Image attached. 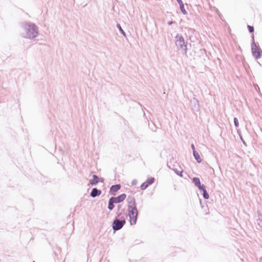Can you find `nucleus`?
I'll list each match as a JSON object with an SVG mask.
<instances>
[{"mask_svg":"<svg viewBox=\"0 0 262 262\" xmlns=\"http://www.w3.org/2000/svg\"><path fill=\"white\" fill-rule=\"evenodd\" d=\"M126 194L122 193L117 197L112 196V199L115 202L116 204H118L122 202L126 198Z\"/></svg>","mask_w":262,"mask_h":262,"instance_id":"obj_7","label":"nucleus"},{"mask_svg":"<svg viewBox=\"0 0 262 262\" xmlns=\"http://www.w3.org/2000/svg\"><path fill=\"white\" fill-rule=\"evenodd\" d=\"M124 211H125V209H123L121 211V212H122L123 213H124Z\"/></svg>","mask_w":262,"mask_h":262,"instance_id":"obj_32","label":"nucleus"},{"mask_svg":"<svg viewBox=\"0 0 262 262\" xmlns=\"http://www.w3.org/2000/svg\"><path fill=\"white\" fill-rule=\"evenodd\" d=\"M148 187V185L145 182H143L140 186L141 190H143L146 189Z\"/></svg>","mask_w":262,"mask_h":262,"instance_id":"obj_21","label":"nucleus"},{"mask_svg":"<svg viewBox=\"0 0 262 262\" xmlns=\"http://www.w3.org/2000/svg\"><path fill=\"white\" fill-rule=\"evenodd\" d=\"M127 209L133 211V212H137V213H138L136 204L127 206Z\"/></svg>","mask_w":262,"mask_h":262,"instance_id":"obj_16","label":"nucleus"},{"mask_svg":"<svg viewBox=\"0 0 262 262\" xmlns=\"http://www.w3.org/2000/svg\"><path fill=\"white\" fill-rule=\"evenodd\" d=\"M118 208H119H119H120V207H121V205H118Z\"/></svg>","mask_w":262,"mask_h":262,"instance_id":"obj_33","label":"nucleus"},{"mask_svg":"<svg viewBox=\"0 0 262 262\" xmlns=\"http://www.w3.org/2000/svg\"><path fill=\"white\" fill-rule=\"evenodd\" d=\"M175 172H176V173L178 176H180V177H182V176H183V174H182V173H183V171H178V170H175Z\"/></svg>","mask_w":262,"mask_h":262,"instance_id":"obj_26","label":"nucleus"},{"mask_svg":"<svg viewBox=\"0 0 262 262\" xmlns=\"http://www.w3.org/2000/svg\"><path fill=\"white\" fill-rule=\"evenodd\" d=\"M117 27L119 29L120 33L123 35L124 37H126V35L124 31L122 29L121 25L119 24H117Z\"/></svg>","mask_w":262,"mask_h":262,"instance_id":"obj_18","label":"nucleus"},{"mask_svg":"<svg viewBox=\"0 0 262 262\" xmlns=\"http://www.w3.org/2000/svg\"><path fill=\"white\" fill-rule=\"evenodd\" d=\"M260 262H262V257L260 259Z\"/></svg>","mask_w":262,"mask_h":262,"instance_id":"obj_34","label":"nucleus"},{"mask_svg":"<svg viewBox=\"0 0 262 262\" xmlns=\"http://www.w3.org/2000/svg\"><path fill=\"white\" fill-rule=\"evenodd\" d=\"M126 223V220H120L115 217L112 223V228L114 231H116L122 228Z\"/></svg>","mask_w":262,"mask_h":262,"instance_id":"obj_4","label":"nucleus"},{"mask_svg":"<svg viewBox=\"0 0 262 262\" xmlns=\"http://www.w3.org/2000/svg\"><path fill=\"white\" fill-rule=\"evenodd\" d=\"M20 26L26 32L24 35L22 34L23 37L32 39L38 36V28L34 23L24 21Z\"/></svg>","mask_w":262,"mask_h":262,"instance_id":"obj_1","label":"nucleus"},{"mask_svg":"<svg viewBox=\"0 0 262 262\" xmlns=\"http://www.w3.org/2000/svg\"><path fill=\"white\" fill-rule=\"evenodd\" d=\"M233 121H234V126H235L236 127H238V126H239V123H238V120L237 118H236V117H234V119H233Z\"/></svg>","mask_w":262,"mask_h":262,"instance_id":"obj_24","label":"nucleus"},{"mask_svg":"<svg viewBox=\"0 0 262 262\" xmlns=\"http://www.w3.org/2000/svg\"><path fill=\"white\" fill-rule=\"evenodd\" d=\"M127 216V214H124L122 212L117 213V216L116 217H118V219H120V220H125V217Z\"/></svg>","mask_w":262,"mask_h":262,"instance_id":"obj_15","label":"nucleus"},{"mask_svg":"<svg viewBox=\"0 0 262 262\" xmlns=\"http://www.w3.org/2000/svg\"><path fill=\"white\" fill-rule=\"evenodd\" d=\"M190 105L191 107V108L194 111H199L200 109V105L198 99H196L195 98H193L190 100Z\"/></svg>","mask_w":262,"mask_h":262,"instance_id":"obj_6","label":"nucleus"},{"mask_svg":"<svg viewBox=\"0 0 262 262\" xmlns=\"http://www.w3.org/2000/svg\"><path fill=\"white\" fill-rule=\"evenodd\" d=\"M98 182L99 177L96 174H93V179L90 180L89 184L92 186H95L98 183Z\"/></svg>","mask_w":262,"mask_h":262,"instance_id":"obj_10","label":"nucleus"},{"mask_svg":"<svg viewBox=\"0 0 262 262\" xmlns=\"http://www.w3.org/2000/svg\"><path fill=\"white\" fill-rule=\"evenodd\" d=\"M192 182L194 184V185L196 186H199V185H200L201 184V182H200V180L199 178L198 177H194L193 179H192Z\"/></svg>","mask_w":262,"mask_h":262,"instance_id":"obj_17","label":"nucleus"},{"mask_svg":"<svg viewBox=\"0 0 262 262\" xmlns=\"http://www.w3.org/2000/svg\"><path fill=\"white\" fill-rule=\"evenodd\" d=\"M201 193L204 198V199L207 200L209 198V195L208 193L207 192L206 189L204 190H203L202 192H201Z\"/></svg>","mask_w":262,"mask_h":262,"instance_id":"obj_19","label":"nucleus"},{"mask_svg":"<svg viewBox=\"0 0 262 262\" xmlns=\"http://www.w3.org/2000/svg\"><path fill=\"white\" fill-rule=\"evenodd\" d=\"M200 204H202L201 200H200Z\"/></svg>","mask_w":262,"mask_h":262,"instance_id":"obj_35","label":"nucleus"},{"mask_svg":"<svg viewBox=\"0 0 262 262\" xmlns=\"http://www.w3.org/2000/svg\"><path fill=\"white\" fill-rule=\"evenodd\" d=\"M137 182H138L137 180H136V179L133 180L132 182V183H131L132 185V186H135V185H137Z\"/></svg>","mask_w":262,"mask_h":262,"instance_id":"obj_27","label":"nucleus"},{"mask_svg":"<svg viewBox=\"0 0 262 262\" xmlns=\"http://www.w3.org/2000/svg\"><path fill=\"white\" fill-rule=\"evenodd\" d=\"M248 30L250 33H253L254 31V28L253 26L248 25L247 26Z\"/></svg>","mask_w":262,"mask_h":262,"instance_id":"obj_22","label":"nucleus"},{"mask_svg":"<svg viewBox=\"0 0 262 262\" xmlns=\"http://www.w3.org/2000/svg\"><path fill=\"white\" fill-rule=\"evenodd\" d=\"M126 201L127 202V206L136 204L135 199L133 195H128Z\"/></svg>","mask_w":262,"mask_h":262,"instance_id":"obj_11","label":"nucleus"},{"mask_svg":"<svg viewBox=\"0 0 262 262\" xmlns=\"http://www.w3.org/2000/svg\"><path fill=\"white\" fill-rule=\"evenodd\" d=\"M101 192L102 191L100 189H98L97 188H93L90 192V196L92 198H95L99 196L101 194Z\"/></svg>","mask_w":262,"mask_h":262,"instance_id":"obj_9","label":"nucleus"},{"mask_svg":"<svg viewBox=\"0 0 262 262\" xmlns=\"http://www.w3.org/2000/svg\"><path fill=\"white\" fill-rule=\"evenodd\" d=\"M239 136H240V138H241V141L243 142V143L244 144H245V141L244 140V139H243L242 137L240 135H239Z\"/></svg>","mask_w":262,"mask_h":262,"instance_id":"obj_30","label":"nucleus"},{"mask_svg":"<svg viewBox=\"0 0 262 262\" xmlns=\"http://www.w3.org/2000/svg\"><path fill=\"white\" fill-rule=\"evenodd\" d=\"M177 1L180 5V8L181 12L184 15L187 14V12L184 8V5L182 1V0H177Z\"/></svg>","mask_w":262,"mask_h":262,"instance_id":"obj_12","label":"nucleus"},{"mask_svg":"<svg viewBox=\"0 0 262 262\" xmlns=\"http://www.w3.org/2000/svg\"><path fill=\"white\" fill-rule=\"evenodd\" d=\"M128 214L127 216L129 217V222L131 225H135L137 223L138 213L137 212H133V211L127 209Z\"/></svg>","mask_w":262,"mask_h":262,"instance_id":"obj_5","label":"nucleus"},{"mask_svg":"<svg viewBox=\"0 0 262 262\" xmlns=\"http://www.w3.org/2000/svg\"><path fill=\"white\" fill-rule=\"evenodd\" d=\"M191 149H192V150L193 153L194 151H196L195 150V146H194V145L193 144H192L191 145Z\"/></svg>","mask_w":262,"mask_h":262,"instance_id":"obj_28","label":"nucleus"},{"mask_svg":"<svg viewBox=\"0 0 262 262\" xmlns=\"http://www.w3.org/2000/svg\"><path fill=\"white\" fill-rule=\"evenodd\" d=\"M114 204H116L115 202H114V201L111 198H110L108 200V206H107V208L109 210L111 211L114 208V207H115Z\"/></svg>","mask_w":262,"mask_h":262,"instance_id":"obj_13","label":"nucleus"},{"mask_svg":"<svg viewBox=\"0 0 262 262\" xmlns=\"http://www.w3.org/2000/svg\"><path fill=\"white\" fill-rule=\"evenodd\" d=\"M104 179L103 178H99V182H103Z\"/></svg>","mask_w":262,"mask_h":262,"instance_id":"obj_31","label":"nucleus"},{"mask_svg":"<svg viewBox=\"0 0 262 262\" xmlns=\"http://www.w3.org/2000/svg\"><path fill=\"white\" fill-rule=\"evenodd\" d=\"M120 189H121V185L120 184H118L113 185L111 187V188L110 189L109 193L111 195H115L116 193L118 190H119Z\"/></svg>","mask_w":262,"mask_h":262,"instance_id":"obj_8","label":"nucleus"},{"mask_svg":"<svg viewBox=\"0 0 262 262\" xmlns=\"http://www.w3.org/2000/svg\"><path fill=\"white\" fill-rule=\"evenodd\" d=\"M193 157H194L195 160L196 161V162L198 163H200L202 162V159H201L200 156L198 152L194 151L193 153Z\"/></svg>","mask_w":262,"mask_h":262,"instance_id":"obj_14","label":"nucleus"},{"mask_svg":"<svg viewBox=\"0 0 262 262\" xmlns=\"http://www.w3.org/2000/svg\"><path fill=\"white\" fill-rule=\"evenodd\" d=\"M257 221H259V222H262V214L259 211L257 212Z\"/></svg>","mask_w":262,"mask_h":262,"instance_id":"obj_25","label":"nucleus"},{"mask_svg":"<svg viewBox=\"0 0 262 262\" xmlns=\"http://www.w3.org/2000/svg\"><path fill=\"white\" fill-rule=\"evenodd\" d=\"M198 187L201 192L206 189V186L204 184H201Z\"/></svg>","mask_w":262,"mask_h":262,"instance_id":"obj_23","label":"nucleus"},{"mask_svg":"<svg viewBox=\"0 0 262 262\" xmlns=\"http://www.w3.org/2000/svg\"><path fill=\"white\" fill-rule=\"evenodd\" d=\"M154 181H155V178H152V177H150L149 178H148L146 180V181H145V182L148 185V186H149L150 185L154 183Z\"/></svg>","mask_w":262,"mask_h":262,"instance_id":"obj_20","label":"nucleus"},{"mask_svg":"<svg viewBox=\"0 0 262 262\" xmlns=\"http://www.w3.org/2000/svg\"><path fill=\"white\" fill-rule=\"evenodd\" d=\"M174 23H175V21H173L171 20V21H169L168 23V24L169 25H171L172 24H174Z\"/></svg>","mask_w":262,"mask_h":262,"instance_id":"obj_29","label":"nucleus"},{"mask_svg":"<svg viewBox=\"0 0 262 262\" xmlns=\"http://www.w3.org/2000/svg\"><path fill=\"white\" fill-rule=\"evenodd\" d=\"M251 51L253 56L258 59L261 57L262 51L259 46L255 42L254 35L252 36Z\"/></svg>","mask_w":262,"mask_h":262,"instance_id":"obj_3","label":"nucleus"},{"mask_svg":"<svg viewBox=\"0 0 262 262\" xmlns=\"http://www.w3.org/2000/svg\"><path fill=\"white\" fill-rule=\"evenodd\" d=\"M176 45L178 49L181 50L182 54L187 56V42L184 40V37L182 35L177 34L174 37Z\"/></svg>","mask_w":262,"mask_h":262,"instance_id":"obj_2","label":"nucleus"}]
</instances>
